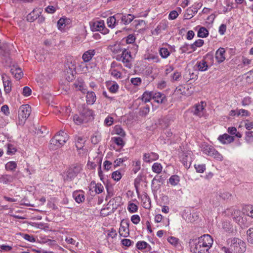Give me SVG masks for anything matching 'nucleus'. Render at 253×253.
Segmentation results:
<instances>
[{"mask_svg": "<svg viewBox=\"0 0 253 253\" xmlns=\"http://www.w3.org/2000/svg\"><path fill=\"white\" fill-rule=\"evenodd\" d=\"M86 102L88 104H93L96 100V95L93 91H87Z\"/></svg>", "mask_w": 253, "mask_h": 253, "instance_id": "5701e85b", "label": "nucleus"}, {"mask_svg": "<svg viewBox=\"0 0 253 253\" xmlns=\"http://www.w3.org/2000/svg\"><path fill=\"white\" fill-rule=\"evenodd\" d=\"M114 131L115 133L119 135L122 137H124L126 135L125 131L120 126H116L114 128Z\"/></svg>", "mask_w": 253, "mask_h": 253, "instance_id": "c9c22d12", "label": "nucleus"}, {"mask_svg": "<svg viewBox=\"0 0 253 253\" xmlns=\"http://www.w3.org/2000/svg\"><path fill=\"white\" fill-rule=\"evenodd\" d=\"M68 138V135L65 132L60 131L50 140V147L52 149L60 148L67 142Z\"/></svg>", "mask_w": 253, "mask_h": 253, "instance_id": "7ed1b4c3", "label": "nucleus"}, {"mask_svg": "<svg viewBox=\"0 0 253 253\" xmlns=\"http://www.w3.org/2000/svg\"><path fill=\"white\" fill-rule=\"evenodd\" d=\"M237 114L238 116L242 115V116H249L250 115V113L247 110L243 109L238 110Z\"/></svg>", "mask_w": 253, "mask_h": 253, "instance_id": "e2e57ef3", "label": "nucleus"}, {"mask_svg": "<svg viewBox=\"0 0 253 253\" xmlns=\"http://www.w3.org/2000/svg\"><path fill=\"white\" fill-rule=\"evenodd\" d=\"M68 19L66 18H61L57 22V26L59 29H63L66 25V23L68 21Z\"/></svg>", "mask_w": 253, "mask_h": 253, "instance_id": "58836bf2", "label": "nucleus"}, {"mask_svg": "<svg viewBox=\"0 0 253 253\" xmlns=\"http://www.w3.org/2000/svg\"><path fill=\"white\" fill-rule=\"evenodd\" d=\"M65 67V72L67 76L66 79L68 81H72L74 78V74L76 73L75 67L72 63H67Z\"/></svg>", "mask_w": 253, "mask_h": 253, "instance_id": "9d476101", "label": "nucleus"}, {"mask_svg": "<svg viewBox=\"0 0 253 253\" xmlns=\"http://www.w3.org/2000/svg\"><path fill=\"white\" fill-rule=\"evenodd\" d=\"M159 155L154 152L145 153L143 155V160L146 163H151L159 159Z\"/></svg>", "mask_w": 253, "mask_h": 253, "instance_id": "ddd939ff", "label": "nucleus"}, {"mask_svg": "<svg viewBox=\"0 0 253 253\" xmlns=\"http://www.w3.org/2000/svg\"><path fill=\"white\" fill-rule=\"evenodd\" d=\"M127 159L126 157H125L124 158H119L116 160L114 161V164L115 166H119L120 164L124 162H125Z\"/></svg>", "mask_w": 253, "mask_h": 253, "instance_id": "052dcab7", "label": "nucleus"}, {"mask_svg": "<svg viewBox=\"0 0 253 253\" xmlns=\"http://www.w3.org/2000/svg\"><path fill=\"white\" fill-rule=\"evenodd\" d=\"M227 242L230 247L228 249L232 253H243L246 251V243L239 238H231L227 240Z\"/></svg>", "mask_w": 253, "mask_h": 253, "instance_id": "f03ea898", "label": "nucleus"}, {"mask_svg": "<svg viewBox=\"0 0 253 253\" xmlns=\"http://www.w3.org/2000/svg\"><path fill=\"white\" fill-rule=\"evenodd\" d=\"M163 169V167L160 163H155L153 164L152 167V170L154 172H155L157 174L160 173Z\"/></svg>", "mask_w": 253, "mask_h": 253, "instance_id": "2f4dec72", "label": "nucleus"}, {"mask_svg": "<svg viewBox=\"0 0 253 253\" xmlns=\"http://www.w3.org/2000/svg\"><path fill=\"white\" fill-rule=\"evenodd\" d=\"M150 246L145 241H138L136 244V247L138 250H143L146 249Z\"/></svg>", "mask_w": 253, "mask_h": 253, "instance_id": "37998d69", "label": "nucleus"}, {"mask_svg": "<svg viewBox=\"0 0 253 253\" xmlns=\"http://www.w3.org/2000/svg\"><path fill=\"white\" fill-rule=\"evenodd\" d=\"M135 41V37L133 35H129L126 39V42L127 44L133 43Z\"/></svg>", "mask_w": 253, "mask_h": 253, "instance_id": "4d7b16f0", "label": "nucleus"}, {"mask_svg": "<svg viewBox=\"0 0 253 253\" xmlns=\"http://www.w3.org/2000/svg\"><path fill=\"white\" fill-rule=\"evenodd\" d=\"M17 164L16 162L14 161H11L8 162L5 165V169L7 170L13 171L16 168Z\"/></svg>", "mask_w": 253, "mask_h": 253, "instance_id": "e433bc0d", "label": "nucleus"}, {"mask_svg": "<svg viewBox=\"0 0 253 253\" xmlns=\"http://www.w3.org/2000/svg\"><path fill=\"white\" fill-rule=\"evenodd\" d=\"M110 86L109 87V91L112 93H116L119 89V85L116 82L110 83Z\"/></svg>", "mask_w": 253, "mask_h": 253, "instance_id": "a19ab883", "label": "nucleus"}, {"mask_svg": "<svg viewBox=\"0 0 253 253\" xmlns=\"http://www.w3.org/2000/svg\"><path fill=\"white\" fill-rule=\"evenodd\" d=\"M19 173L20 171H17L14 175H3L1 177L2 181L4 183H9L12 182L16 178H17V176Z\"/></svg>", "mask_w": 253, "mask_h": 253, "instance_id": "f3484780", "label": "nucleus"}, {"mask_svg": "<svg viewBox=\"0 0 253 253\" xmlns=\"http://www.w3.org/2000/svg\"><path fill=\"white\" fill-rule=\"evenodd\" d=\"M135 17L131 14H127L126 15H123L119 18L121 19L122 22L125 25H127L132 21L134 19Z\"/></svg>", "mask_w": 253, "mask_h": 253, "instance_id": "b1692460", "label": "nucleus"}, {"mask_svg": "<svg viewBox=\"0 0 253 253\" xmlns=\"http://www.w3.org/2000/svg\"><path fill=\"white\" fill-rule=\"evenodd\" d=\"M31 112V108L28 104L23 105L18 110V120L17 124L19 125H23L29 117Z\"/></svg>", "mask_w": 253, "mask_h": 253, "instance_id": "20e7f679", "label": "nucleus"}, {"mask_svg": "<svg viewBox=\"0 0 253 253\" xmlns=\"http://www.w3.org/2000/svg\"><path fill=\"white\" fill-rule=\"evenodd\" d=\"M209 35L208 30L204 27H201L200 28L198 32V37L200 38H206Z\"/></svg>", "mask_w": 253, "mask_h": 253, "instance_id": "473e14b6", "label": "nucleus"}, {"mask_svg": "<svg viewBox=\"0 0 253 253\" xmlns=\"http://www.w3.org/2000/svg\"><path fill=\"white\" fill-rule=\"evenodd\" d=\"M95 54L94 49H89L84 52L82 55V59L84 62L90 61Z\"/></svg>", "mask_w": 253, "mask_h": 253, "instance_id": "412c9836", "label": "nucleus"}, {"mask_svg": "<svg viewBox=\"0 0 253 253\" xmlns=\"http://www.w3.org/2000/svg\"><path fill=\"white\" fill-rule=\"evenodd\" d=\"M196 65L197 66L198 70L202 72L207 70L208 68V65L207 64V63L204 59H203L201 61L198 62Z\"/></svg>", "mask_w": 253, "mask_h": 253, "instance_id": "cd10ccee", "label": "nucleus"}, {"mask_svg": "<svg viewBox=\"0 0 253 253\" xmlns=\"http://www.w3.org/2000/svg\"><path fill=\"white\" fill-rule=\"evenodd\" d=\"M141 162L140 161L135 162V164L133 165V168L132 169L134 173H137L140 169Z\"/></svg>", "mask_w": 253, "mask_h": 253, "instance_id": "6e6d98bb", "label": "nucleus"}, {"mask_svg": "<svg viewBox=\"0 0 253 253\" xmlns=\"http://www.w3.org/2000/svg\"><path fill=\"white\" fill-rule=\"evenodd\" d=\"M23 237L26 240H27L30 242L33 243L36 241L35 238L33 236L30 235L29 234H24L23 235Z\"/></svg>", "mask_w": 253, "mask_h": 253, "instance_id": "bf43d9fd", "label": "nucleus"}, {"mask_svg": "<svg viewBox=\"0 0 253 253\" xmlns=\"http://www.w3.org/2000/svg\"><path fill=\"white\" fill-rule=\"evenodd\" d=\"M159 53L161 57L163 58H167L170 54L169 50L165 47L160 48L159 49Z\"/></svg>", "mask_w": 253, "mask_h": 253, "instance_id": "4c0bfd02", "label": "nucleus"}, {"mask_svg": "<svg viewBox=\"0 0 253 253\" xmlns=\"http://www.w3.org/2000/svg\"><path fill=\"white\" fill-rule=\"evenodd\" d=\"M180 181V178L177 175H171L169 178V182L172 186L177 185Z\"/></svg>", "mask_w": 253, "mask_h": 253, "instance_id": "f704fd0d", "label": "nucleus"}, {"mask_svg": "<svg viewBox=\"0 0 253 253\" xmlns=\"http://www.w3.org/2000/svg\"><path fill=\"white\" fill-rule=\"evenodd\" d=\"M218 140L223 144H228L234 141V137L225 133L219 136Z\"/></svg>", "mask_w": 253, "mask_h": 253, "instance_id": "2eb2a0df", "label": "nucleus"}, {"mask_svg": "<svg viewBox=\"0 0 253 253\" xmlns=\"http://www.w3.org/2000/svg\"><path fill=\"white\" fill-rule=\"evenodd\" d=\"M178 239L174 237H169L168 238V241L171 245L176 246L178 243Z\"/></svg>", "mask_w": 253, "mask_h": 253, "instance_id": "3c124183", "label": "nucleus"}, {"mask_svg": "<svg viewBox=\"0 0 253 253\" xmlns=\"http://www.w3.org/2000/svg\"><path fill=\"white\" fill-rule=\"evenodd\" d=\"M122 177V174L119 171H114L112 174V178L115 181H119Z\"/></svg>", "mask_w": 253, "mask_h": 253, "instance_id": "de8ad7c7", "label": "nucleus"}, {"mask_svg": "<svg viewBox=\"0 0 253 253\" xmlns=\"http://www.w3.org/2000/svg\"><path fill=\"white\" fill-rule=\"evenodd\" d=\"M131 83L134 85H139L141 83V79L140 78H134L131 79Z\"/></svg>", "mask_w": 253, "mask_h": 253, "instance_id": "338daca9", "label": "nucleus"}, {"mask_svg": "<svg viewBox=\"0 0 253 253\" xmlns=\"http://www.w3.org/2000/svg\"><path fill=\"white\" fill-rule=\"evenodd\" d=\"M121 14H117L108 17L107 19V24L109 28H114L118 23V20Z\"/></svg>", "mask_w": 253, "mask_h": 253, "instance_id": "4468645a", "label": "nucleus"}, {"mask_svg": "<svg viewBox=\"0 0 253 253\" xmlns=\"http://www.w3.org/2000/svg\"><path fill=\"white\" fill-rule=\"evenodd\" d=\"M86 141V139L82 136L76 137V146L78 150H82L84 152H86V149H84V144Z\"/></svg>", "mask_w": 253, "mask_h": 253, "instance_id": "dca6fc26", "label": "nucleus"}, {"mask_svg": "<svg viewBox=\"0 0 253 253\" xmlns=\"http://www.w3.org/2000/svg\"><path fill=\"white\" fill-rule=\"evenodd\" d=\"M225 50L224 48L220 47L215 53V58L218 63L223 62L225 59Z\"/></svg>", "mask_w": 253, "mask_h": 253, "instance_id": "a211bd4d", "label": "nucleus"}, {"mask_svg": "<svg viewBox=\"0 0 253 253\" xmlns=\"http://www.w3.org/2000/svg\"><path fill=\"white\" fill-rule=\"evenodd\" d=\"M206 105L205 102L201 101L200 103L196 104L191 109V112L194 115L199 117H202L204 114V110Z\"/></svg>", "mask_w": 253, "mask_h": 253, "instance_id": "1a4fd4ad", "label": "nucleus"}, {"mask_svg": "<svg viewBox=\"0 0 253 253\" xmlns=\"http://www.w3.org/2000/svg\"><path fill=\"white\" fill-rule=\"evenodd\" d=\"M11 73L17 80H19L22 76L21 70L19 68H12L11 69Z\"/></svg>", "mask_w": 253, "mask_h": 253, "instance_id": "c756f323", "label": "nucleus"}, {"mask_svg": "<svg viewBox=\"0 0 253 253\" xmlns=\"http://www.w3.org/2000/svg\"><path fill=\"white\" fill-rule=\"evenodd\" d=\"M110 49L114 54H118L122 52L124 49L122 48V46L120 43H116L113 45H110Z\"/></svg>", "mask_w": 253, "mask_h": 253, "instance_id": "a878e982", "label": "nucleus"}, {"mask_svg": "<svg viewBox=\"0 0 253 253\" xmlns=\"http://www.w3.org/2000/svg\"><path fill=\"white\" fill-rule=\"evenodd\" d=\"M245 76L247 83L251 84L253 82V70L247 73Z\"/></svg>", "mask_w": 253, "mask_h": 253, "instance_id": "79ce46f5", "label": "nucleus"}, {"mask_svg": "<svg viewBox=\"0 0 253 253\" xmlns=\"http://www.w3.org/2000/svg\"><path fill=\"white\" fill-rule=\"evenodd\" d=\"M150 107L148 105H146L143 108L141 109L140 113L142 115L146 116L149 112Z\"/></svg>", "mask_w": 253, "mask_h": 253, "instance_id": "0e129e2a", "label": "nucleus"}, {"mask_svg": "<svg viewBox=\"0 0 253 253\" xmlns=\"http://www.w3.org/2000/svg\"><path fill=\"white\" fill-rule=\"evenodd\" d=\"M12 47V45L9 43H5L2 46L0 45V49L3 50L6 53H9Z\"/></svg>", "mask_w": 253, "mask_h": 253, "instance_id": "a18cd8bd", "label": "nucleus"}, {"mask_svg": "<svg viewBox=\"0 0 253 253\" xmlns=\"http://www.w3.org/2000/svg\"><path fill=\"white\" fill-rule=\"evenodd\" d=\"M131 59L130 52L125 48L123 50L121 55H118L116 57L117 60L122 61L125 64V66L128 68H130L131 67L130 63Z\"/></svg>", "mask_w": 253, "mask_h": 253, "instance_id": "423d86ee", "label": "nucleus"}, {"mask_svg": "<svg viewBox=\"0 0 253 253\" xmlns=\"http://www.w3.org/2000/svg\"><path fill=\"white\" fill-rule=\"evenodd\" d=\"M190 250L193 253H210L209 250L213 244L211 237L205 234L189 242Z\"/></svg>", "mask_w": 253, "mask_h": 253, "instance_id": "f257e3e1", "label": "nucleus"}, {"mask_svg": "<svg viewBox=\"0 0 253 253\" xmlns=\"http://www.w3.org/2000/svg\"><path fill=\"white\" fill-rule=\"evenodd\" d=\"M113 142L116 144L118 146L123 147L125 142H124L123 139L121 137H114L112 138Z\"/></svg>", "mask_w": 253, "mask_h": 253, "instance_id": "c03bdc74", "label": "nucleus"}, {"mask_svg": "<svg viewBox=\"0 0 253 253\" xmlns=\"http://www.w3.org/2000/svg\"><path fill=\"white\" fill-rule=\"evenodd\" d=\"M120 236L123 237H127L129 235L128 224L126 222L122 221L119 230Z\"/></svg>", "mask_w": 253, "mask_h": 253, "instance_id": "9b49d317", "label": "nucleus"}, {"mask_svg": "<svg viewBox=\"0 0 253 253\" xmlns=\"http://www.w3.org/2000/svg\"><path fill=\"white\" fill-rule=\"evenodd\" d=\"M41 13V11H38L37 10H33L27 16V20L30 22H33L38 18V14Z\"/></svg>", "mask_w": 253, "mask_h": 253, "instance_id": "393cba45", "label": "nucleus"}, {"mask_svg": "<svg viewBox=\"0 0 253 253\" xmlns=\"http://www.w3.org/2000/svg\"><path fill=\"white\" fill-rule=\"evenodd\" d=\"M218 195L223 200H231L233 198V196L230 193L226 191H220Z\"/></svg>", "mask_w": 253, "mask_h": 253, "instance_id": "7c9ffc66", "label": "nucleus"}, {"mask_svg": "<svg viewBox=\"0 0 253 253\" xmlns=\"http://www.w3.org/2000/svg\"><path fill=\"white\" fill-rule=\"evenodd\" d=\"M202 150L205 154L213 157L217 160H222V155L211 146L204 144L202 146Z\"/></svg>", "mask_w": 253, "mask_h": 253, "instance_id": "0eeeda50", "label": "nucleus"}, {"mask_svg": "<svg viewBox=\"0 0 253 253\" xmlns=\"http://www.w3.org/2000/svg\"><path fill=\"white\" fill-rule=\"evenodd\" d=\"M128 210L130 212H135L138 210L137 206L134 203H130L128 205Z\"/></svg>", "mask_w": 253, "mask_h": 253, "instance_id": "5fc2aeb1", "label": "nucleus"}, {"mask_svg": "<svg viewBox=\"0 0 253 253\" xmlns=\"http://www.w3.org/2000/svg\"><path fill=\"white\" fill-rule=\"evenodd\" d=\"M101 140V136L98 134H94L91 138V142L96 144Z\"/></svg>", "mask_w": 253, "mask_h": 253, "instance_id": "09e8293b", "label": "nucleus"}, {"mask_svg": "<svg viewBox=\"0 0 253 253\" xmlns=\"http://www.w3.org/2000/svg\"><path fill=\"white\" fill-rule=\"evenodd\" d=\"M104 187L101 183H97L95 185L94 191L96 193L99 194L103 192Z\"/></svg>", "mask_w": 253, "mask_h": 253, "instance_id": "8fccbe9b", "label": "nucleus"}, {"mask_svg": "<svg viewBox=\"0 0 253 253\" xmlns=\"http://www.w3.org/2000/svg\"><path fill=\"white\" fill-rule=\"evenodd\" d=\"M152 99L158 103L165 104L167 101L166 96L160 92H153Z\"/></svg>", "mask_w": 253, "mask_h": 253, "instance_id": "f8f14e48", "label": "nucleus"}, {"mask_svg": "<svg viewBox=\"0 0 253 253\" xmlns=\"http://www.w3.org/2000/svg\"><path fill=\"white\" fill-rule=\"evenodd\" d=\"M73 196L76 202L78 203L83 202L85 199L84 192L81 190L74 192Z\"/></svg>", "mask_w": 253, "mask_h": 253, "instance_id": "aec40b11", "label": "nucleus"}, {"mask_svg": "<svg viewBox=\"0 0 253 253\" xmlns=\"http://www.w3.org/2000/svg\"><path fill=\"white\" fill-rule=\"evenodd\" d=\"M56 8L52 5H49L45 9V11L50 14L54 13L56 11Z\"/></svg>", "mask_w": 253, "mask_h": 253, "instance_id": "774afa93", "label": "nucleus"}, {"mask_svg": "<svg viewBox=\"0 0 253 253\" xmlns=\"http://www.w3.org/2000/svg\"><path fill=\"white\" fill-rule=\"evenodd\" d=\"M140 220V217L138 215H133L131 217V221L135 224H137Z\"/></svg>", "mask_w": 253, "mask_h": 253, "instance_id": "69168bd1", "label": "nucleus"}, {"mask_svg": "<svg viewBox=\"0 0 253 253\" xmlns=\"http://www.w3.org/2000/svg\"><path fill=\"white\" fill-rule=\"evenodd\" d=\"M153 92L145 91L143 93L141 97V100L144 103L149 102L152 99Z\"/></svg>", "mask_w": 253, "mask_h": 253, "instance_id": "c85d7f7f", "label": "nucleus"}, {"mask_svg": "<svg viewBox=\"0 0 253 253\" xmlns=\"http://www.w3.org/2000/svg\"><path fill=\"white\" fill-rule=\"evenodd\" d=\"M247 234L248 242L253 244V227L250 228L247 230Z\"/></svg>", "mask_w": 253, "mask_h": 253, "instance_id": "ea45409f", "label": "nucleus"}, {"mask_svg": "<svg viewBox=\"0 0 253 253\" xmlns=\"http://www.w3.org/2000/svg\"><path fill=\"white\" fill-rule=\"evenodd\" d=\"M74 85L77 90H80L82 93L85 94L87 92V89L85 88L84 82L78 81L74 84Z\"/></svg>", "mask_w": 253, "mask_h": 253, "instance_id": "bb28decb", "label": "nucleus"}, {"mask_svg": "<svg viewBox=\"0 0 253 253\" xmlns=\"http://www.w3.org/2000/svg\"><path fill=\"white\" fill-rule=\"evenodd\" d=\"M91 29L92 31H99L104 35L109 33V30L105 26L104 21L101 20L93 22Z\"/></svg>", "mask_w": 253, "mask_h": 253, "instance_id": "6e6552de", "label": "nucleus"}, {"mask_svg": "<svg viewBox=\"0 0 253 253\" xmlns=\"http://www.w3.org/2000/svg\"><path fill=\"white\" fill-rule=\"evenodd\" d=\"M195 168L196 169V171L199 173H203L206 169V166L205 165H195Z\"/></svg>", "mask_w": 253, "mask_h": 253, "instance_id": "864d4df0", "label": "nucleus"}, {"mask_svg": "<svg viewBox=\"0 0 253 253\" xmlns=\"http://www.w3.org/2000/svg\"><path fill=\"white\" fill-rule=\"evenodd\" d=\"M32 90L28 86H25L23 89L22 94L25 96H29L31 94Z\"/></svg>", "mask_w": 253, "mask_h": 253, "instance_id": "13d9d810", "label": "nucleus"}, {"mask_svg": "<svg viewBox=\"0 0 253 253\" xmlns=\"http://www.w3.org/2000/svg\"><path fill=\"white\" fill-rule=\"evenodd\" d=\"M4 91L6 93H9L11 90V83L6 76H2Z\"/></svg>", "mask_w": 253, "mask_h": 253, "instance_id": "6ab92c4d", "label": "nucleus"}, {"mask_svg": "<svg viewBox=\"0 0 253 253\" xmlns=\"http://www.w3.org/2000/svg\"><path fill=\"white\" fill-rule=\"evenodd\" d=\"M144 200L145 201L143 202V207L146 209H149L151 208L150 199L147 196H146Z\"/></svg>", "mask_w": 253, "mask_h": 253, "instance_id": "49530a36", "label": "nucleus"}, {"mask_svg": "<svg viewBox=\"0 0 253 253\" xmlns=\"http://www.w3.org/2000/svg\"><path fill=\"white\" fill-rule=\"evenodd\" d=\"M82 167L81 165L74 164L71 165L66 171L67 180H72L82 170Z\"/></svg>", "mask_w": 253, "mask_h": 253, "instance_id": "39448f33", "label": "nucleus"}, {"mask_svg": "<svg viewBox=\"0 0 253 253\" xmlns=\"http://www.w3.org/2000/svg\"><path fill=\"white\" fill-rule=\"evenodd\" d=\"M182 156L183 157L181 159L182 163L186 168H189L190 166V163L188 160V156L184 154Z\"/></svg>", "mask_w": 253, "mask_h": 253, "instance_id": "603ef678", "label": "nucleus"}, {"mask_svg": "<svg viewBox=\"0 0 253 253\" xmlns=\"http://www.w3.org/2000/svg\"><path fill=\"white\" fill-rule=\"evenodd\" d=\"M198 11V9L196 7H189L187 9L184 14V19L188 20L192 18Z\"/></svg>", "mask_w": 253, "mask_h": 253, "instance_id": "4be33fe9", "label": "nucleus"}, {"mask_svg": "<svg viewBox=\"0 0 253 253\" xmlns=\"http://www.w3.org/2000/svg\"><path fill=\"white\" fill-rule=\"evenodd\" d=\"M204 43V40L201 39H199L196 41L193 44L190 45V48L193 50V51H195L197 47H201Z\"/></svg>", "mask_w": 253, "mask_h": 253, "instance_id": "72a5a7b5", "label": "nucleus"}, {"mask_svg": "<svg viewBox=\"0 0 253 253\" xmlns=\"http://www.w3.org/2000/svg\"><path fill=\"white\" fill-rule=\"evenodd\" d=\"M117 232L114 228H111L110 230H108L107 234L108 237L114 238L117 236Z\"/></svg>", "mask_w": 253, "mask_h": 253, "instance_id": "680f3d73", "label": "nucleus"}]
</instances>
